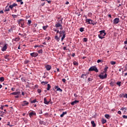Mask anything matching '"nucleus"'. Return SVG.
I'll return each instance as SVG.
<instances>
[{
	"mask_svg": "<svg viewBox=\"0 0 127 127\" xmlns=\"http://www.w3.org/2000/svg\"><path fill=\"white\" fill-rule=\"evenodd\" d=\"M81 78H83V79H85V78H86V77H85V76H84L83 74H82L81 75Z\"/></svg>",
	"mask_w": 127,
	"mask_h": 127,
	"instance_id": "603ef678",
	"label": "nucleus"
},
{
	"mask_svg": "<svg viewBox=\"0 0 127 127\" xmlns=\"http://www.w3.org/2000/svg\"><path fill=\"white\" fill-rule=\"evenodd\" d=\"M17 21L19 26H21V27L24 28V20L22 19H20Z\"/></svg>",
	"mask_w": 127,
	"mask_h": 127,
	"instance_id": "f03ea898",
	"label": "nucleus"
},
{
	"mask_svg": "<svg viewBox=\"0 0 127 127\" xmlns=\"http://www.w3.org/2000/svg\"><path fill=\"white\" fill-rule=\"evenodd\" d=\"M50 102V101H47V99H46V98H44V104H45L46 105H49Z\"/></svg>",
	"mask_w": 127,
	"mask_h": 127,
	"instance_id": "2eb2a0df",
	"label": "nucleus"
},
{
	"mask_svg": "<svg viewBox=\"0 0 127 127\" xmlns=\"http://www.w3.org/2000/svg\"><path fill=\"white\" fill-rule=\"evenodd\" d=\"M79 31H80V32H83V31H84V28L81 27L80 28Z\"/></svg>",
	"mask_w": 127,
	"mask_h": 127,
	"instance_id": "4c0bfd02",
	"label": "nucleus"
},
{
	"mask_svg": "<svg viewBox=\"0 0 127 127\" xmlns=\"http://www.w3.org/2000/svg\"><path fill=\"white\" fill-rule=\"evenodd\" d=\"M39 47H44V46L43 45H41L39 46Z\"/></svg>",
	"mask_w": 127,
	"mask_h": 127,
	"instance_id": "bf43d9fd",
	"label": "nucleus"
},
{
	"mask_svg": "<svg viewBox=\"0 0 127 127\" xmlns=\"http://www.w3.org/2000/svg\"><path fill=\"white\" fill-rule=\"evenodd\" d=\"M36 99H34V100H33V101H32L31 102V104H33V103H36Z\"/></svg>",
	"mask_w": 127,
	"mask_h": 127,
	"instance_id": "79ce46f5",
	"label": "nucleus"
},
{
	"mask_svg": "<svg viewBox=\"0 0 127 127\" xmlns=\"http://www.w3.org/2000/svg\"><path fill=\"white\" fill-rule=\"evenodd\" d=\"M28 104H29L28 102H27L26 101H24L22 103V107H25L26 106H27Z\"/></svg>",
	"mask_w": 127,
	"mask_h": 127,
	"instance_id": "9d476101",
	"label": "nucleus"
},
{
	"mask_svg": "<svg viewBox=\"0 0 127 127\" xmlns=\"http://www.w3.org/2000/svg\"><path fill=\"white\" fill-rule=\"evenodd\" d=\"M121 83H122V82L118 81L116 83V84H117V85H118L119 86V87H121Z\"/></svg>",
	"mask_w": 127,
	"mask_h": 127,
	"instance_id": "72a5a7b5",
	"label": "nucleus"
},
{
	"mask_svg": "<svg viewBox=\"0 0 127 127\" xmlns=\"http://www.w3.org/2000/svg\"><path fill=\"white\" fill-rule=\"evenodd\" d=\"M84 77H85V78H87V74H82Z\"/></svg>",
	"mask_w": 127,
	"mask_h": 127,
	"instance_id": "13d9d810",
	"label": "nucleus"
},
{
	"mask_svg": "<svg viewBox=\"0 0 127 127\" xmlns=\"http://www.w3.org/2000/svg\"><path fill=\"white\" fill-rule=\"evenodd\" d=\"M47 90H48V91H49V90H50V88H51V86L50 85V84H47Z\"/></svg>",
	"mask_w": 127,
	"mask_h": 127,
	"instance_id": "b1692460",
	"label": "nucleus"
},
{
	"mask_svg": "<svg viewBox=\"0 0 127 127\" xmlns=\"http://www.w3.org/2000/svg\"><path fill=\"white\" fill-rule=\"evenodd\" d=\"M7 7V6L6 7L5 9L4 10L5 12V11H9V8H6Z\"/></svg>",
	"mask_w": 127,
	"mask_h": 127,
	"instance_id": "ea45409f",
	"label": "nucleus"
},
{
	"mask_svg": "<svg viewBox=\"0 0 127 127\" xmlns=\"http://www.w3.org/2000/svg\"><path fill=\"white\" fill-rule=\"evenodd\" d=\"M12 16L13 18H15L17 17V15H14V14H12Z\"/></svg>",
	"mask_w": 127,
	"mask_h": 127,
	"instance_id": "37998d69",
	"label": "nucleus"
},
{
	"mask_svg": "<svg viewBox=\"0 0 127 127\" xmlns=\"http://www.w3.org/2000/svg\"><path fill=\"white\" fill-rule=\"evenodd\" d=\"M125 68H126V70H127V64L126 65Z\"/></svg>",
	"mask_w": 127,
	"mask_h": 127,
	"instance_id": "774afa93",
	"label": "nucleus"
},
{
	"mask_svg": "<svg viewBox=\"0 0 127 127\" xmlns=\"http://www.w3.org/2000/svg\"><path fill=\"white\" fill-rule=\"evenodd\" d=\"M62 81H63L64 83H65V82H66V79H65V78H63V79H62Z\"/></svg>",
	"mask_w": 127,
	"mask_h": 127,
	"instance_id": "09e8293b",
	"label": "nucleus"
},
{
	"mask_svg": "<svg viewBox=\"0 0 127 127\" xmlns=\"http://www.w3.org/2000/svg\"><path fill=\"white\" fill-rule=\"evenodd\" d=\"M57 91H59L60 92H62L63 90L61 89V88L59 87L57 88Z\"/></svg>",
	"mask_w": 127,
	"mask_h": 127,
	"instance_id": "a19ab883",
	"label": "nucleus"
},
{
	"mask_svg": "<svg viewBox=\"0 0 127 127\" xmlns=\"http://www.w3.org/2000/svg\"><path fill=\"white\" fill-rule=\"evenodd\" d=\"M91 125H92V127H96V124L95 123V121H92L91 122Z\"/></svg>",
	"mask_w": 127,
	"mask_h": 127,
	"instance_id": "412c9836",
	"label": "nucleus"
},
{
	"mask_svg": "<svg viewBox=\"0 0 127 127\" xmlns=\"http://www.w3.org/2000/svg\"><path fill=\"white\" fill-rule=\"evenodd\" d=\"M48 83V81H42L41 84L42 85H45V84H47Z\"/></svg>",
	"mask_w": 127,
	"mask_h": 127,
	"instance_id": "cd10ccee",
	"label": "nucleus"
},
{
	"mask_svg": "<svg viewBox=\"0 0 127 127\" xmlns=\"http://www.w3.org/2000/svg\"><path fill=\"white\" fill-rule=\"evenodd\" d=\"M87 41H88V38H83V42H87Z\"/></svg>",
	"mask_w": 127,
	"mask_h": 127,
	"instance_id": "f704fd0d",
	"label": "nucleus"
},
{
	"mask_svg": "<svg viewBox=\"0 0 127 127\" xmlns=\"http://www.w3.org/2000/svg\"><path fill=\"white\" fill-rule=\"evenodd\" d=\"M110 63L111 65H115L116 64V62L111 61Z\"/></svg>",
	"mask_w": 127,
	"mask_h": 127,
	"instance_id": "c9c22d12",
	"label": "nucleus"
},
{
	"mask_svg": "<svg viewBox=\"0 0 127 127\" xmlns=\"http://www.w3.org/2000/svg\"><path fill=\"white\" fill-rule=\"evenodd\" d=\"M29 117L30 118H31L32 117H33V116H36V113L34 112H30L29 114Z\"/></svg>",
	"mask_w": 127,
	"mask_h": 127,
	"instance_id": "f8f14e48",
	"label": "nucleus"
},
{
	"mask_svg": "<svg viewBox=\"0 0 127 127\" xmlns=\"http://www.w3.org/2000/svg\"><path fill=\"white\" fill-rule=\"evenodd\" d=\"M19 40H20V38L17 37V38H15L14 39H12V41L13 42V41H15L16 42L17 41H19Z\"/></svg>",
	"mask_w": 127,
	"mask_h": 127,
	"instance_id": "dca6fc26",
	"label": "nucleus"
},
{
	"mask_svg": "<svg viewBox=\"0 0 127 127\" xmlns=\"http://www.w3.org/2000/svg\"><path fill=\"white\" fill-rule=\"evenodd\" d=\"M125 44H127V40L124 42Z\"/></svg>",
	"mask_w": 127,
	"mask_h": 127,
	"instance_id": "338daca9",
	"label": "nucleus"
},
{
	"mask_svg": "<svg viewBox=\"0 0 127 127\" xmlns=\"http://www.w3.org/2000/svg\"><path fill=\"white\" fill-rule=\"evenodd\" d=\"M31 56H32V57H37V56H38V54L37 53H32L30 54Z\"/></svg>",
	"mask_w": 127,
	"mask_h": 127,
	"instance_id": "0eeeda50",
	"label": "nucleus"
},
{
	"mask_svg": "<svg viewBox=\"0 0 127 127\" xmlns=\"http://www.w3.org/2000/svg\"><path fill=\"white\" fill-rule=\"evenodd\" d=\"M120 22V18H116L114 20H113V23L114 24H118Z\"/></svg>",
	"mask_w": 127,
	"mask_h": 127,
	"instance_id": "39448f33",
	"label": "nucleus"
},
{
	"mask_svg": "<svg viewBox=\"0 0 127 127\" xmlns=\"http://www.w3.org/2000/svg\"><path fill=\"white\" fill-rule=\"evenodd\" d=\"M14 6H17V4L14 3L11 5H10L9 6V8H10V9H12V8H13V7H14Z\"/></svg>",
	"mask_w": 127,
	"mask_h": 127,
	"instance_id": "1a4fd4ad",
	"label": "nucleus"
},
{
	"mask_svg": "<svg viewBox=\"0 0 127 127\" xmlns=\"http://www.w3.org/2000/svg\"><path fill=\"white\" fill-rule=\"evenodd\" d=\"M55 39L57 40V41H58V42H59V40H60V37H59L58 36H56L55 37Z\"/></svg>",
	"mask_w": 127,
	"mask_h": 127,
	"instance_id": "aec40b11",
	"label": "nucleus"
},
{
	"mask_svg": "<svg viewBox=\"0 0 127 127\" xmlns=\"http://www.w3.org/2000/svg\"><path fill=\"white\" fill-rule=\"evenodd\" d=\"M115 84H116L115 81H111L110 82V85L111 87H114V86H115Z\"/></svg>",
	"mask_w": 127,
	"mask_h": 127,
	"instance_id": "a211bd4d",
	"label": "nucleus"
},
{
	"mask_svg": "<svg viewBox=\"0 0 127 127\" xmlns=\"http://www.w3.org/2000/svg\"><path fill=\"white\" fill-rule=\"evenodd\" d=\"M0 13H1V14L3 13V10L0 11Z\"/></svg>",
	"mask_w": 127,
	"mask_h": 127,
	"instance_id": "69168bd1",
	"label": "nucleus"
},
{
	"mask_svg": "<svg viewBox=\"0 0 127 127\" xmlns=\"http://www.w3.org/2000/svg\"><path fill=\"white\" fill-rule=\"evenodd\" d=\"M66 114L67 112H63L62 114H61L60 116L61 118H63V117H64V115H66Z\"/></svg>",
	"mask_w": 127,
	"mask_h": 127,
	"instance_id": "4be33fe9",
	"label": "nucleus"
},
{
	"mask_svg": "<svg viewBox=\"0 0 127 127\" xmlns=\"http://www.w3.org/2000/svg\"><path fill=\"white\" fill-rule=\"evenodd\" d=\"M124 98H126V99H127V94H125Z\"/></svg>",
	"mask_w": 127,
	"mask_h": 127,
	"instance_id": "4d7b16f0",
	"label": "nucleus"
},
{
	"mask_svg": "<svg viewBox=\"0 0 127 127\" xmlns=\"http://www.w3.org/2000/svg\"><path fill=\"white\" fill-rule=\"evenodd\" d=\"M21 81H22V82H26V80H25V78L22 77L21 78Z\"/></svg>",
	"mask_w": 127,
	"mask_h": 127,
	"instance_id": "e433bc0d",
	"label": "nucleus"
},
{
	"mask_svg": "<svg viewBox=\"0 0 127 127\" xmlns=\"http://www.w3.org/2000/svg\"><path fill=\"white\" fill-rule=\"evenodd\" d=\"M65 31L63 30V31H60L59 32V34H60V37H62V35H63V34H64V33H65Z\"/></svg>",
	"mask_w": 127,
	"mask_h": 127,
	"instance_id": "ddd939ff",
	"label": "nucleus"
},
{
	"mask_svg": "<svg viewBox=\"0 0 127 127\" xmlns=\"http://www.w3.org/2000/svg\"><path fill=\"white\" fill-rule=\"evenodd\" d=\"M37 92H38V93H39V94H40V93H41V89H38L37 90Z\"/></svg>",
	"mask_w": 127,
	"mask_h": 127,
	"instance_id": "49530a36",
	"label": "nucleus"
},
{
	"mask_svg": "<svg viewBox=\"0 0 127 127\" xmlns=\"http://www.w3.org/2000/svg\"><path fill=\"white\" fill-rule=\"evenodd\" d=\"M65 37H66V34L64 33L63 34V36L62 37V41H63V40H64V39H65Z\"/></svg>",
	"mask_w": 127,
	"mask_h": 127,
	"instance_id": "6ab92c4d",
	"label": "nucleus"
},
{
	"mask_svg": "<svg viewBox=\"0 0 127 127\" xmlns=\"http://www.w3.org/2000/svg\"><path fill=\"white\" fill-rule=\"evenodd\" d=\"M19 96L17 95L15 96V98H16V99H18V98H19Z\"/></svg>",
	"mask_w": 127,
	"mask_h": 127,
	"instance_id": "0e129e2a",
	"label": "nucleus"
},
{
	"mask_svg": "<svg viewBox=\"0 0 127 127\" xmlns=\"http://www.w3.org/2000/svg\"><path fill=\"white\" fill-rule=\"evenodd\" d=\"M11 95H20V92H19V91L14 92H13V93H11Z\"/></svg>",
	"mask_w": 127,
	"mask_h": 127,
	"instance_id": "f3484780",
	"label": "nucleus"
},
{
	"mask_svg": "<svg viewBox=\"0 0 127 127\" xmlns=\"http://www.w3.org/2000/svg\"><path fill=\"white\" fill-rule=\"evenodd\" d=\"M105 32V30H101L99 31L100 34L98 35V37L100 38V39H103L105 38V36H106V35L107 34V33Z\"/></svg>",
	"mask_w": 127,
	"mask_h": 127,
	"instance_id": "f257e3e1",
	"label": "nucleus"
},
{
	"mask_svg": "<svg viewBox=\"0 0 127 127\" xmlns=\"http://www.w3.org/2000/svg\"><path fill=\"white\" fill-rule=\"evenodd\" d=\"M74 97H75V98H77V97H78V95L76 94H74Z\"/></svg>",
	"mask_w": 127,
	"mask_h": 127,
	"instance_id": "e2e57ef3",
	"label": "nucleus"
},
{
	"mask_svg": "<svg viewBox=\"0 0 127 127\" xmlns=\"http://www.w3.org/2000/svg\"><path fill=\"white\" fill-rule=\"evenodd\" d=\"M123 119H127V116L123 115Z\"/></svg>",
	"mask_w": 127,
	"mask_h": 127,
	"instance_id": "de8ad7c7",
	"label": "nucleus"
},
{
	"mask_svg": "<svg viewBox=\"0 0 127 127\" xmlns=\"http://www.w3.org/2000/svg\"><path fill=\"white\" fill-rule=\"evenodd\" d=\"M91 19H86V22H88V24H90V21H91Z\"/></svg>",
	"mask_w": 127,
	"mask_h": 127,
	"instance_id": "c756f323",
	"label": "nucleus"
},
{
	"mask_svg": "<svg viewBox=\"0 0 127 127\" xmlns=\"http://www.w3.org/2000/svg\"><path fill=\"white\" fill-rule=\"evenodd\" d=\"M31 23V20H28V25H30Z\"/></svg>",
	"mask_w": 127,
	"mask_h": 127,
	"instance_id": "c03bdc74",
	"label": "nucleus"
},
{
	"mask_svg": "<svg viewBox=\"0 0 127 127\" xmlns=\"http://www.w3.org/2000/svg\"><path fill=\"white\" fill-rule=\"evenodd\" d=\"M8 56H8V55L6 56L5 57V59H7V58L8 57Z\"/></svg>",
	"mask_w": 127,
	"mask_h": 127,
	"instance_id": "680f3d73",
	"label": "nucleus"
},
{
	"mask_svg": "<svg viewBox=\"0 0 127 127\" xmlns=\"http://www.w3.org/2000/svg\"><path fill=\"white\" fill-rule=\"evenodd\" d=\"M105 118H106V119H110V115H109L108 114H106L105 115Z\"/></svg>",
	"mask_w": 127,
	"mask_h": 127,
	"instance_id": "2f4dec72",
	"label": "nucleus"
},
{
	"mask_svg": "<svg viewBox=\"0 0 127 127\" xmlns=\"http://www.w3.org/2000/svg\"><path fill=\"white\" fill-rule=\"evenodd\" d=\"M45 68H46V70H47V71H50V70H51L52 67L51 65L47 64L45 65Z\"/></svg>",
	"mask_w": 127,
	"mask_h": 127,
	"instance_id": "6e6552de",
	"label": "nucleus"
},
{
	"mask_svg": "<svg viewBox=\"0 0 127 127\" xmlns=\"http://www.w3.org/2000/svg\"><path fill=\"white\" fill-rule=\"evenodd\" d=\"M118 114H119V115H122V112H121V111H119L118 112Z\"/></svg>",
	"mask_w": 127,
	"mask_h": 127,
	"instance_id": "3c124183",
	"label": "nucleus"
},
{
	"mask_svg": "<svg viewBox=\"0 0 127 127\" xmlns=\"http://www.w3.org/2000/svg\"><path fill=\"white\" fill-rule=\"evenodd\" d=\"M73 65L75 66H78L79 65V63L76 61L73 62Z\"/></svg>",
	"mask_w": 127,
	"mask_h": 127,
	"instance_id": "393cba45",
	"label": "nucleus"
},
{
	"mask_svg": "<svg viewBox=\"0 0 127 127\" xmlns=\"http://www.w3.org/2000/svg\"><path fill=\"white\" fill-rule=\"evenodd\" d=\"M4 81V77H0V82H3Z\"/></svg>",
	"mask_w": 127,
	"mask_h": 127,
	"instance_id": "bb28decb",
	"label": "nucleus"
},
{
	"mask_svg": "<svg viewBox=\"0 0 127 127\" xmlns=\"http://www.w3.org/2000/svg\"><path fill=\"white\" fill-rule=\"evenodd\" d=\"M43 123H44L43 121L40 120L39 121L40 125H43Z\"/></svg>",
	"mask_w": 127,
	"mask_h": 127,
	"instance_id": "58836bf2",
	"label": "nucleus"
},
{
	"mask_svg": "<svg viewBox=\"0 0 127 127\" xmlns=\"http://www.w3.org/2000/svg\"><path fill=\"white\" fill-rule=\"evenodd\" d=\"M7 49V46H6V44H5L1 49V51H5Z\"/></svg>",
	"mask_w": 127,
	"mask_h": 127,
	"instance_id": "4468645a",
	"label": "nucleus"
},
{
	"mask_svg": "<svg viewBox=\"0 0 127 127\" xmlns=\"http://www.w3.org/2000/svg\"><path fill=\"white\" fill-rule=\"evenodd\" d=\"M88 81H89V82H90V81H92V78H88Z\"/></svg>",
	"mask_w": 127,
	"mask_h": 127,
	"instance_id": "6e6d98bb",
	"label": "nucleus"
},
{
	"mask_svg": "<svg viewBox=\"0 0 127 127\" xmlns=\"http://www.w3.org/2000/svg\"><path fill=\"white\" fill-rule=\"evenodd\" d=\"M107 73H105L104 75H103L101 74L99 75V78H100V79H102V80H103V79H106V78H107Z\"/></svg>",
	"mask_w": 127,
	"mask_h": 127,
	"instance_id": "423d86ee",
	"label": "nucleus"
},
{
	"mask_svg": "<svg viewBox=\"0 0 127 127\" xmlns=\"http://www.w3.org/2000/svg\"><path fill=\"white\" fill-rule=\"evenodd\" d=\"M47 1H48V2L49 3H51V0H47Z\"/></svg>",
	"mask_w": 127,
	"mask_h": 127,
	"instance_id": "052dcab7",
	"label": "nucleus"
},
{
	"mask_svg": "<svg viewBox=\"0 0 127 127\" xmlns=\"http://www.w3.org/2000/svg\"><path fill=\"white\" fill-rule=\"evenodd\" d=\"M44 4H45V2H43V3H42L41 4V5H42V6H43L44 5Z\"/></svg>",
	"mask_w": 127,
	"mask_h": 127,
	"instance_id": "864d4df0",
	"label": "nucleus"
},
{
	"mask_svg": "<svg viewBox=\"0 0 127 127\" xmlns=\"http://www.w3.org/2000/svg\"><path fill=\"white\" fill-rule=\"evenodd\" d=\"M100 62H103V60H98L97 63H100Z\"/></svg>",
	"mask_w": 127,
	"mask_h": 127,
	"instance_id": "a18cd8bd",
	"label": "nucleus"
},
{
	"mask_svg": "<svg viewBox=\"0 0 127 127\" xmlns=\"http://www.w3.org/2000/svg\"><path fill=\"white\" fill-rule=\"evenodd\" d=\"M126 110H127V108H126V107H123L121 109V111H125V112H126Z\"/></svg>",
	"mask_w": 127,
	"mask_h": 127,
	"instance_id": "473e14b6",
	"label": "nucleus"
},
{
	"mask_svg": "<svg viewBox=\"0 0 127 127\" xmlns=\"http://www.w3.org/2000/svg\"><path fill=\"white\" fill-rule=\"evenodd\" d=\"M89 24H92L93 25H95V24H96V23H94L93 22V20H91L90 22H89Z\"/></svg>",
	"mask_w": 127,
	"mask_h": 127,
	"instance_id": "7c9ffc66",
	"label": "nucleus"
},
{
	"mask_svg": "<svg viewBox=\"0 0 127 127\" xmlns=\"http://www.w3.org/2000/svg\"><path fill=\"white\" fill-rule=\"evenodd\" d=\"M3 107H4V106H1L0 109H1V110H3Z\"/></svg>",
	"mask_w": 127,
	"mask_h": 127,
	"instance_id": "5fc2aeb1",
	"label": "nucleus"
},
{
	"mask_svg": "<svg viewBox=\"0 0 127 127\" xmlns=\"http://www.w3.org/2000/svg\"><path fill=\"white\" fill-rule=\"evenodd\" d=\"M101 122H102V124H103V125H104V124H106V123H107V120H106L105 119H102Z\"/></svg>",
	"mask_w": 127,
	"mask_h": 127,
	"instance_id": "a878e982",
	"label": "nucleus"
},
{
	"mask_svg": "<svg viewBox=\"0 0 127 127\" xmlns=\"http://www.w3.org/2000/svg\"><path fill=\"white\" fill-rule=\"evenodd\" d=\"M43 51L42 50H40L39 51H38V53H42Z\"/></svg>",
	"mask_w": 127,
	"mask_h": 127,
	"instance_id": "8fccbe9b",
	"label": "nucleus"
},
{
	"mask_svg": "<svg viewBox=\"0 0 127 127\" xmlns=\"http://www.w3.org/2000/svg\"><path fill=\"white\" fill-rule=\"evenodd\" d=\"M88 71H89V72L95 71V72H96V73H98V72H99V70H98V68H97V67H96V66H91L90 68H89Z\"/></svg>",
	"mask_w": 127,
	"mask_h": 127,
	"instance_id": "7ed1b4c3",
	"label": "nucleus"
},
{
	"mask_svg": "<svg viewBox=\"0 0 127 127\" xmlns=\"http://www.w3.org/2000/svg\"><path fill=\"white\" fill-rule=\"evenodd\" d=\"M78 103H79L78 100H75V101H73L72 102H71L70 103V105H71L72 106H74V105H76V104H78Z\"/></svg>",
	"mask_w": 127,
	"mask_h": 127,
	"instance_id": "9b49d317",
	"label": "nucleus"
},
{
	"mask_svg": "<svg viewBox=\"0 0 127 127\" xmlns=\"http://www.w3.org/2000/svg\"><path fill=\"white\" fill-rule=\"evenodd\" d=\"M61 24H62V19L58 21V22H57V23L55 24V27H56V28H57L58 29V28H59V27L62 26V25H61Z\"/></svg>",
	"mask_w": 127,
	"mask_h": 127,
	"instance_id": "20e7f679",
	"label": "nucleus"
},
{
	"mask_svg": "<svg viewBox=\"0 0 127 127\" xmlns=\"http://www.w3.org/2000/svg\"><path fill=\"white\" fill-rule=\"evenodd\" d=\"M48 27V25L43 26V29L44 30H46L47 28Z\"/></svg>",
	"mask_w": 127,
	"mask_h": 127,
	"instance_id": "c85d7f7f",
	"label": "nucleus"
},
{
	"mask_svg": "<svg viewBox=\"0 0 127 127\" xmlns=\"http://www.w3.org/2000/svg\"><path fill=\"white\" fill-rule=\"evenodd\" d=\"M108 69H109V67L107 66H106L105 68H104V73H107V71H108Z\"/></svg>",
	"mask_w": 127,
	"mask_h": 127,
	"instance_id": "5701e85b",
	"label": "nucleus"
}]
</instances>
